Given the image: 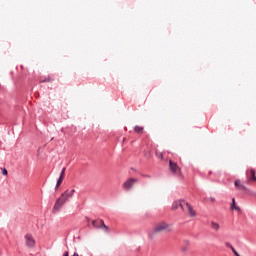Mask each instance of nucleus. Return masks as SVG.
I'll list each match as a JSON object with an SVG mask.
<instances>
[{
	"mask_svg": "<svg viewBox=\"0 0 256 256\" xmlns=\"http://www.w3.org/2000/svg\"><path fill=\"white\" fill-rule=\"evenodd\" d=\"M169 169L173 175H181V168L176 162L172 160L169 161Z\"/></svg>",
	"mask_w": 256,
	"mask_h": 256,
	"instance_id": "39448f33",
	"label": "nucleus"
},
{
	"mask_svg": "<svg viewBox=\"0 0 256 256\" xmlns=\"http://www.w3.org/2000/svg\"><path fill=\"white\" fill-rule=\"evenodd\" d=\"M137 181H139L137 178H129L128 180H126L123 184H122V188L125 191H129L131 189H133V185L135 183H137Z\"/></svg>",
	"mask_w": 256,
	"mask_h": 256,
	"instance_id": "7ed1b4c3",
	"label": "nucleus"
},
{
	"mask_svg": "<svg viewBox=\"0 0 256 256\" xmlns=\"http://www.w3.org/2000/svg\"><path fill=\"white\" fill-rule=\"evenodd\" d=\"M65 203H67V201L60 196L53 206L52 213H59V211H61V207H63Z\"/></svg>",
	"mask_w": 256,
	"mask_h": 256,
	"instance_id": "f03ea898",
	"label": "nucleus"
},
{
	"mask_svg": "<svg viewBox=\"0 0 256 256\" xmlns=\"http://www.w3.org/2000/svg\"><path fill=\"white\" fill-rule=\"evenodd\" d=\"M170 231H173V226L171 224L167 222H159L155 224L149 237H153V233H170Z\"/></svg>",
	"mask_w": 256,
	"mask_h": 256,
	"instance_id": "f257e3e1",
	"label": "nucleus"
},
{
	"mask_svg": "<svg viewBox=\"0 0 256 256\" xmlns=\"http://www.w3.org/2000/svg\"><path fill=\"white\" fill-rule=\"evenodd\" d=\"M134 131H135V133H143V127H141V126H136V127L134 128Z\"/></svg>",
	"mask_w": 256,
	"mask_h": 256,
	"instance_id": "dca6fc26",
	"label": "nucleus"
},
{
	"mask_svg": "<svg viewBox=\"0 0 256 256\" xmlns=\"http://www.w3.org/2000/svg\"><path fill=\"white\" fill-rule=\"evenodd\" d=\"M75 194V189L66 190L64 193L61 194V197L67 201V199L73 197Z\"/></svg>",
	"mask_w": 256,
	"mask_h": 256,
	"instance_id": "0eeeda50",
	"label": "nucleus"
},
{
	"mask_svg": "<svg viewBox=\"0 0 256 256\" xmlns=\"http://www.w3.org/2000/svg\"><path fill=\"white\" fill-rule=\"evenodd\" d=\"M231 209H235V211H241V208H239V207L235 204V198L232 199Z\"/></svg>",
	"mask_w": 256,
	"mask_h": 256,
	"instance_id": "ddd939ff",
	"label": "nucleus"
},
{
	"mask_svg": "<svg viewBox=\"0 0 256 256\" xmlns=\"http://www.w3.org/2000/svg\"><path fill=\"white\" fill-rule=\"evenodd\" d=\"M186 205H189V203L186 202L185 200H182V206L180 209H182L184 213H187V207H185Z\"/></svg>",
	"mask_w": 256,
	"mask_h": 256,
	"instance_id": "4468645a",
	"label": "nucleus"
},
{
	"mask_svg": "<svg viewBox=\"0 0 256 256\" xmlns=\"http://www.w3.org/2000/svg\"><path fill=\"white\" fill-rule=\"evenodd\" d=\"M234 185H235V187H237L238 189H242L243 191H247V187H245V185H243V184L241 183V180H239V179L235 180Z\"/></svg>",
	"mask_w": 256,
	"mask_h": 256,
	"instance_id": "9b49d317",
	"label": "nucleus"
},
{
	"mask_svg": "<svg viewBox=\"0 0 256 256\" xmlns=\"http://www.w3.org/2000/svg\"><path fill=\"white\" fill-rule=\"evenodd\" d=\"M186 251H187V247H183L182 248V253H186Z\"/></svg>",
	"mask_w": 256,
	"mask_h": 256,
	"instance_id": "4be33fe9",
	"label": "nucleus"
},
{
	"mask_svg": "<svg viewBox=\"0 0 256 256\" xmlns=\"http://www.w3.org/2000/svg\"><path fill=\"white\" fill-rule=\"evenodd\" d=\"M92 225L97 229H102L104 233H109V226L105 225V222L103 220L93 221Z\"/></svg>",
	"mask_w": 256,
	"mask_h": 256,
	"instance_id": "20e7f679",
	"label": "nucleus"
},
{
	"mask_svg": "<svg viewBox=\"0 0 256 256\" xmlns=\"http://www.w3.org/2000/svg\"><path fill=\"white\" fill-rule=\"evenodd\" d=\"M156 157L163 159V153L156 151Z\"/></svg>",
	"mask_w": 256,
	"mask_h": 256,
	"instance_id": "a211bd4d",
	"label": "nucleus"
},
{
	"mask_svg": "<svg viewBox=\"0 0 256 256\" xmlns=\"http://www.w3.org/2000/svg\"><path fill=\"white\" fill-rule=\"evenodd\" d=\"M250 181H256L254 169H250Z\"/></svg>",
	"mask_w": 256,
	"mask_h": 256,
	"instance_id": "2eb2a0df",
	"label": "nucleus"
},
{
	"mask_svg": "<svg viewBox=\"0 0 256 256\" xmlns=\"http://www.w3.org/2000/svg\"><path fill=\"white\" fill-rule=\"evenodd\" d=\"M226 247H229V249H231V251H233L234 247L233 245H231V243H226Z\"/></svg>",
	"mask_w": 256,
	"mask_h": 256,
	"instance_id": "6ab92c4d",
	"label": "nucleus"
},
{
	"mask_svg": "<svg viewBox=\"0 0 256 256\" xmlns=\"http://www.w3.org/2000/svg\"><path fill=\"white\" fill-rule=\"evenodd\" d=\"M24 239H25L26 247H28L29 249H33V247H35V238H33V235L26 234L24 236Z\"/></svg>",
	"mask_w": 256,
	"mask_h": 256,
	"instance_id": "423d86ee",
	"label": "nucleus"
},
{
	"mask_svg": "<svg viewBox=\"0 0 256 256\" xmlns=\"http://www.w3.org/2000/svg\"><path fill=\"white\" fill-rule=\"evenodd\" d=\"M208 201H209L210 203H215V198H214V197H209V198H208Z\"/></svg>",
	"mask_w": 256,
	"mask_h": 256,
	"instance_id": "aec40b11",
	"label": "nucleus"
},
{
	"mask_svg": "<svg viewBox=\"0 0 256 256\" xmlns=\"http://www.w3.org/2000/svg\"><path fill=\"white\" fill-rule=\"evenodd\" d=\"M184 207H187V212L188 215L190 217H197V213L195 212V210L193 209V206H191V204H186V206Z\"/></svg>",
	"mask_w": 256,
	"mask_h": 256,
	"instance_id": "6e6552de",
	"label": "nucleus"
},
{
	"mask_svg": "<svg viewBox=\"0 0 256 256\" xmlns=\"http://www.w3.org/2000/svg\"><path fill=\"white\" fill-rule=\"evenodd\" d=\"M210 227L213 231H219L221 229V225L215 221L210 222Z\"/></svg>",
	"mask_w": 256,
	"mask_h": 256,
	"instance_id": "f8f14e48",
	"label": "nucleus"
},
{
	"mask_svg": "<svg viewBox=\"0 0 256 256\" xmlns=\"http://www.w3.org/2000/svg\"><path fill=\"white\" fill-rule=\"evenodd\" d=\"M63 256H69V252H65Z\"/></svg>",
	"mask_w": 256,
	"mask_h": 256,
	"instance_id": "5701e85b",
	"label": "nucleus"
},
{
	"mask_svg": "<svg viewBox=\"0 0 256 256\" xmlns=\"http://www.w3.org/2000/svg\"><path fill=\"white\" fill-rule=\"evenodd\" d=\"M63 179H65V168L62 169L61 173H60V177L57 181V184H56V189H58V187L61 186V184L63 183Z\"/></svg>",
	"mask_w": 256,
	"mask_h": 256,
	"instance_id": "1a4fd4ad",
	"label": "nucleus"
},
{
	"mask_svg": "<svg viewBox=\"0 0 256 256\" xmlns=\"http://www.w3.org/2000/svg\"><path fill=\"white\" fill-rule=\"evenodd\" d=\"M179 207H183V200H176L175 202H173L172 204V209L173 211H176V209H179Z\"/></svg>",
	"mask_w": 256,
	"mask_h": 256,
	"instance_id": "9d476101",
	"label": "nucleus"
},
{
	"mask_svg": "<svg viewBox=\"0 0 256 256\" xmlns=\"http://www.w3.org/2000/svg\"><path fill=\"white\" fill-rule=\"evenodd\" d=\"M2 175H7V169L4 168V169L2 170Z\"/></svg>",
	"mask_w": 256,
	"mask_h": 256,
	"instance_id": "412c9836",
	"label": "nucleus"
},
{
	"mask_svg": "<svg viewBox=\"0 0 256 256\" xmlns=\"http://www.w3.org/2000/svg\"><path fill=\"white\" fill-rule=\"evenodd\" d=\"M51 81H53V79H51V77H47L44 80L41 81V83H51Z\"/></svg>",
	"mask_w": 256,
	"mask_h": 256,
	"instance_id": "f3484780",
	"label": "nucleus"
}]
</instances>
